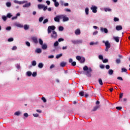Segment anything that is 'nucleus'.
I'll return each mask as SVG.
<instances>
[{
    "label": "nucleus",
    "mask_w": 130,
    "mask_h": 130,
    "mask_svg": "<svg viewBox=\"0 0 130 130\" xmlns=\"http://www.w3.org/2000/svg\"><path fill=\"white\" fill-rule=\"evenodd\" d=\"M38 9H39L40 10V9H43V8H44V5L39 4L38 5Z\"/></svg>",
    "instance_id": "obj_21"
},
{
    "label": "nucleus",
    "mask_w": 130,
    "mask_h": 130,
    "mask_svg": "<svg viewBox=\"0 0 130 130\" xmlns=\"http://www.w3.org/2000/svg\"><path fill=\"white\" fill-rule=\"evenodd\" d=\"M99 83L101 86L103 85V81H102V79L101 78L99 79Z\"/></svg>",
    "instance_id": "obj_19"
},
{
    "label": "nucleus",
    "mask_w": 130,
    "mask_h": 130,
    "mask_svg": "<svg viewBox=\"0 0 130 130\" xmlns=\"http://www.w3.org/2000/svg\"><path fill=\"white\" fill-rule=\"evenodd\" d=\"M17 27H19V28H23V25H22L20 24H17Z\"/></svg>",
    "instance_id": "obj_54"
},
{
    "label": "nucleus",
    "mask_w": 130,
    "mask_h": 130,
    "mask_svg": "<svg viewBox=\"0 0 130 130\" xmlns=\"http://www.w3.org/2000/svg\"><path fill=\"white\" fill-rule=\"evenodd\" d=\"M15 115H17V116H19V115H20V114H21V112H20L19 111H17L14 113Z\"/></svg>",
    "instance_id": "obj_33"
},
{
    "label": "nucleus",
    "mask_w": 130,
    "mask_h": 130,
    "mask_svg": "<svg viewBox=\"0 0 130 130\" xmlns=\"http://www.w3.org/2000/svg\"><path fill=\"white\" fill-rule=\"evenodd\" d=\"M79 95L80 96H84V91H81L79 92Z\"/></svg>",
    "instance_id": "obj_43"
},
{
    "label": "nucleus",
    "mask_w": 130,
    "mask_h": 130,
    "mask_svg": "<svg viewBox=\"0 0 130 130\" xmlns=\"http://www.w3.org/2000/svg\"><path fill=\"white\" fill-rule=\"evenodd\" d=\"M85 61H86V59H85L84 57L81 58V59L80 60V62L81 63H84V62H85Z\"/></svg>",
    "instance_id": "obj_22"
},
{
    "label": "nucleus",
    "mask_w": 130,
    "mask_h": 130,
    "mask_svg": "<svg viewBox=\"0 0 130 130\" xmlns=\"http://www.w3.org/2000/svg\"><path fill=\"white\" fill-rule=\"evenodd\" d=\"M81 58L82 57H81L80 56H76V59H77V60H81Z\"/></svg>",
    "instance_id": "obj_46"
},
{
    "label": "nucleus",
    "mask_w": 130,
    "mask_h": 130,
    "mask_svg": "<svg viewBox=\"0 0 130 130\" xmlns=\"http://www.w3.org/2000/svg\"><path fill=\"white\" fill-rule=\"evenodd\" d=\"M17 49V46H14L12 48V50H16Z\"/></svg>",
    "instance_id": "obj_55"
},
{
    "label": "nucleus",
    "mask_w": 130,
    "mask_h": 130,
    "mask_svg": "<svg viewBox=\"0 0 130 130\" xmlns=\"http://www.w3.org/2000/svg\"><path fill=\"white\" fill-rule=\"evenodd\" d=\"M58 41H56L54 43V46L56 47V46H58Z\"/></svg>",
    "instance_id": "obj_37"
},
{
    "label": "nucleus",
    "mask_w": 130,
    "mask_h": 130,
    "mask_svg": "<svg viewBox=\"0 0 130 130\" xmlns=\"http://www.w3.org/2000/svg\"><path fill=\"white\" fill-rule=\"evenodd\" d=\"M105 12H111V9L110 8H105Z\"/></svg>",
    "instance_id": "obj_31"
},
{
    "label": "nucleus",
    "mask_w": 130,
    "mask_h": 130,
    "mask_svg": "<svg viewBox=\"0 0 130 130\" xmlns=\"http://www.w3.org/2000/svg\"><path fill=\"white\" fill-rule=\"evenodd\" d=\"M48 19H44L43 23L46 24V23H48Z\"/></svg>",
    "instance_id": "obj_41"
},
{
    "label": "nucleus",
    "mask_w": 130,
    "mask_h": 130,
    "mask_svg": "<svg viewBox=\"0 0 130 130\" xmlns=\"http://www.w3.org/2000/svg\"><path fill=\"white\" fill-rule=\"evenodd\" d=\"M51 30H53L52 34L51 35V38H53V39H55L57 38V34L55 31H54V30H55V26H49L48 27V33L49 34L51 32Z\"/></svg>",
    "instance_id": "obj_1"
},
{
    "label": "nucleus",
    "mask_w": 130,
    "mask_h": 130,
    "mask_svg": "<svg viewBox=\"0 0 130 130\" xmlns=\"http://www.w3.org/2000/svg\"><path fill=\"white\" fill-rule=\"evenodd\" d=\"M36 52H37V53H41V52H42V50L41 49L38 48L36 50Z\"/></svg>",
    "instance_id": "obj_20"
},
{
    "label": "nucleus",
    "mask_w": 130,
    "mask_h": 130,
    "mask_svg": "<svg viewBox=\"0 0 130 130\" xmlns=\"http://www.w3.org/2000/svg\"><path fill=\"white\" fill-rule=\"evenodd\" d=\"M90 9L92 10L93 13H97V7L96 6H92Z\"/></svg>",
    "instance_id": "obj_7"
},
{
    "label": "nucleus",
    "mask_w": 130,
    "mask_h": 130,
    "mask_svg": "<svg viewBox=\"0 0 130 130\" xmlns=\"http://www.w3.org/2000/svg\"><path fill=\"white\" fill-rule=\"evenodd\" d=\"M99 108H100V106H96L93 107L92 111H96V110H97V109H99Z\"/></svg>",
    "instance_id": "obj_15"
},
{
    "label": "nucleus",
    "mask_w": 130,
    "mask_h": 130,
    "mask_svg": "<svg viewBox=\"0 0 130 130\" xmlns=\"http://www.w3.org/2000/svg\"><path fill=\"white\" fill-rule=\"evenodd\" d=\"M36 64H37L36 61H35V60L32 61V66H33L34 67H35V66H36Z\"/></svg>",
    "instance_id": "obj_35"
},
{
    "label": "nucleus",
    "mask_w": 130,
    "mask_h": 130,
    "mask_svg": "<svg viewBox=\"0 0 130 130\" xmlns=\"http://www.w3.org/2000/svg\"><path fill=\"white\" fill-rule=\"evenodd\" d=\"M8 41L9 42H12V41H14V39L13 38H9Z\"/></svg>",
    "instance_id": "obj_51"
},
{
    "label": "nucleus",
    "mask_w": 130,
    "mask_h": 130,
    "mask_svg": "<svg viewBox=\"0 0 130 130\" xmlns=\"http://www.w3.org/2000/svg\"><path fill=\"white\" fill-rule=\"evenodd\" d=\"M42 100H43V102L44 103L46 102V99H45L44 97L42 98Z\"/></svg>",
    "instance_id": "obj_56"
},
{
    "label": "nucleus",
    "mask_w": 130,
    "mask_h": 130,
    "mask_svg": "<svg viewBox=\"0 0 130 130\" xmlns=\"http://www.w3.org/2000/svg\"><path fill=\"white\" fill-rule=\"evenodd\" d=\"M114 22H118V21H119V19L117 17H114Z\"/></svg>",
    "instance_id": "obj_45"
},
{
    "label": "nucleus",
    "mask_w": 130,
    "mask_h": 130,
    "mask_svg": "<svg viewBox=\"0 0 130 130\" xmlns=\"http://www.w3.org/2000/svg\"><path fill=\"white\" fill-rule=\"evenodd\" d=\"M86 15H89V8H86L85 10Z\"/></svg>",
    "instance_id": "obj_24"
},
{
    "label": "nucleus",
    "mask_w": 130,
    "mask_h": 130,
    "mask_svg": "<svg viewBox=\"0 0 130 130\" xmlns=\"http://www.w3.org/2000/svg\"><path fill=\"white\" fill-rule=\"evenodd\" d=\"M30 6H31V3H26L24 5H23V8H29Z\"/></svg>",
    "instance_id": "obj_11"
},
{
    "label": "nucleus",
    "mask_w": 130,
    "mask_h": 130,
    "mask_svg": "<svg viewBox=\"0 0 130 130\" xmlns=\"http://www.w3.org/2000/svg\"><path fill=\"white\" fill-rule=\"evenodd\" d=\"M23 115L25 117H28L29 116V115L27 113H24Z\"/></svg>",
    "instance_id": "obj_59"
},
{
    "label": "nucleus",
    "mask_w": 130,
    "mask_h": 130,
    "mask_svg": "<svg viewBox=\"0 0 130 130\" xmlns=\"http://www.w3.org/2000/svg\"><path fill=\"white\" fill-rule=\"evenodd\" d=\"M126 72H127V70H126V69L125 68H122L121 69V73H126Z\"/></svg>",
    "instance_id": "obj_26"
},
{
    "label": "nucleus",
    "mask_w": 130,
    "mask_h": 130,
    "mask_svg": "<svg viewBox=\"0 0 130 130\" xmlns=\"http://www.w3.org/2000/svg\"><path fill=\"white\" fill-rule=\"evenodd\" d=\"M116 109H117V110H121V109H122V107H116Z\"/></svg>",
    "instance_id": "obj_53"
},
{
    "label": "nucleus",
    "mask_w": 130,
    "mask_h": 130,
    "mask_svg": "<svg viewBox=\"0 0 130 130\" xmlns=\"http://www.w3.org/2000/svg\"><path fill=\"white\" fill-rule=\"evenodd\" d=\"M113 39L116 41V42H119V37H114Z\"/></svg>",
    "instance_id": "obj_16"
},
{
    "label": "nucleus",
    "mask_w": 130,
    "mask_h": 130,
    "mask_svg": "<svg viewBox=\"0 0 130 130\" xmlns=\"http://www.w3.org/2000/svg\"><path fill=\"white\" fill-rule=\"evenodd\" d=\"M42 45V49H43L44 50L47 49V45H46V44H43V45Z\"/></svg>",
    "instance_id": "obj_12"
},
{
    "label": "nucleus",
    "mask_w": 130,
    "mask_h": 130,
    "mask_svg": "<svg viewBox=\"0 0 130 130\" xmlns=\"http://www.w3.org/2000/svg\"><path fill=\"white\" fill-rule=\"evenodd\" d=\"M66 64H67V62L63 61L60 63V66L62 67V68H64V67H66Z\"/></svg>",
    "instance_id": "obj_17"
},
{
    "label": "nucleus",
    "mask_w": 130,
    "mask_h": 130,
    "mask_svg": "<svg viewBox=\"0 0 130 130\" xmlns=\"http://www.w3.org/2000/svg\"><path fill=\"white\" fill-rule=\"evenodd\" d=\"M116 30H117V31L122 30V26L121 25H117L116 26Z\"/></svg>",
    "instance_id": "obj_10"
},
{
    "label": "nucleus",
    "mask_w": 130,
    "mask_h": 130,
    "mask_svg": "<svg viewBox=\"0 0 130 130\" xmlns=\"http://www.w3.org/2000/svg\"><path fill=\"white\" fill-rule=\"evenodd\" d=\"M103 43H105V45L106 46L105 51H108L109 48L111 47V45H110V43H109V42L108 41H103Z\"/></svg>",
    "instance_id": "obj_3"
},
{
    "label": "nucleus",
    "mask_w": 130,
    "mask_h": 130,
    "mask_svg": "<svg viewBox=\"0 0 130 130\" xmlns=\"http://www.w3.org/2000/svg\"><path fill=\"white\" fill-rule=\"evenodd\" d=\"M54 6L55 7H57L59 6V3H58L57 2H54Z\"/></svg>",
    "instance_id": "obj_36"
},
{
    "label": "nucleus",
    "mask_w": 130,
    "mask_h": 130,
    "mask_svg": "<svg viewBox=\"0 0 130 130\" xmlns=\"http://www.w3.org/2000/svg\"><path fill=\"white\" fill-rule=\"evenodd\" d=\"M11 29H12L11 26H8L7 27H6V30H7V31H10V30H11Z\"/></svg>",
    "instance_id": "obj_52"
},
{
    "label": "nucleus",
    "mask_w": 130,
    "mask_h": 130,
    "mask_svg": "<svg viewBox=\"0 0 130 130\" xmlns=\"http://www.w3.org/2000/svg\"><path fill=\"white\" fill-rule=\"evenodd\" d=\"M97 34H98V31H95L93 32V35H97Z\"/></svg>",
    "instance_id": "obj_62"
},
{
    "label": "nucleus",
    "mask_w": 130,
    "mask_h": 130,
    "mask_svg": "<svg viewBox=\"0 0 130 130\" xmlns=\"http://www.w3.org/2000/svg\"><path fill=\"white\" fill-rule=\"evenodd\" d=\"M61 56H62V53L59 54H57V55L56 56V58H57V59H58V58H59L60 57H61Z\"/></svg>",
    "instance_id": "obj_23"
},
{
    "label": "nucleus",
    "mask_w": 130,
    "mask_h": 130,
    "mask_svg": "<svg viewBox=\"0 0 130 130\" xmlns=\"http://www.w3.org/2000/svg\"><path fill=\"white\" fill-rule=\"evenodd\" d=\"M72 67H75L76 64H77V62L76 61H73L71 63Z\"/></svg>",
    "instance_id": "obj_38"
},
{
    "label": "nucleus",
    "mask_w": 130,
    "mask_h": 130,
    "mask_svg": "<svg viewBox=\"0 0 130 130\" xmlns=\"http://www.w3.org/2000/svg\"><path fill=\"white\" fill-rule=\"evenodd\" d=\"M118 80H120V81H123V79H122V77H117Z\"/></svg>",
    "instance_id": "obj_60"
},
{
    "label": "nucleus",
    "mask_w": 130,
    "mask_h": 130,
    "mask_svg": "<svg viewBox=\"0 0 130 130\" xmlns=\"http://www.w3.org/2000/svg\"><path fill=\"white\" fill-rule=\"evenodd\" d=\"M83 71L85 73L86 76L87 77H92V68L91 67L88 68V66H85L83 67Z\"/></svg>",
    "instance_id": "obj_2"
},
{
    "label": "nucleus",
    "mask_w": 130,
    "mask_h": 130,
    "mask_svg": "<svg viewBox=\"0 0 130 130\" xmlns=\"http://www.w3.org/2000/svg\"><path fill=\"white\" fill-rule=\"evenodd\" d=\"M26 76H27V77H31V76H32V72H31V71L27 72Z\"/></svg>",
    "instance_id": "obj_18"
},
{
    "label": "nucleus",
    "mask_w": 130,
    "mask_h": 130,
    "mask_svg": "<svg viewBox=\"0 0 130 130\" xmlns=\"http://www.w3.org/2000/svg\"><path fill=\"white\" fill-rule=\"evenodd\" d=\"M75 34L76 35H80L81 34V30L79 29H77L75 30Z\"/></svg>",
    "instance_id": "obj_13"
},
{
    "label": "nucleus",
    "mask_w": 130,
    "mask_h": 130,
    "mask_svg": "<svg viewBox=\"0 0 130 130\" xmlns=\"http://www.w3.org/2000/svg\"><path fill=\"white\" fill-rule=\"evenodd\" d=\"M58 29L59 31H63V27L62 26H59Z\"/></svg>",
    "instance_id": "obj_42"
},
{
    "label": "nucleus",
    "mask_w": 130,
    "mask_h": 130,
    "mask_svg": "<svg viewBox=\"0 0 130 130\" xmlns=\"http://www.w3.org/2000/svg\"><path fill=\"white\" fill-rule=\"evenodd\" d=\"M33 42H34V43H36L37 44V43H38V40L37 39V38L36 37H32L31 38Z\"/></svg>",
    "instance_id": "obj_9"
},
{
    "label": "nucleus",
    "mask_w": 130,
    "mask_h": 130,
    "mask_svg": "<svg viewBox=\"0 0 130 130\" xmlns=\"http://www.w3.org/2000/svg\"><path fill=\"white\" fill-rule=\"evenodd\" d=\"M6 6L7 7H8V8H10V7H11V6H12V4H11V2H7L6 3Z\"/></svg>",
    "instance_id": "obj_32"
},
{
    "label": "nucleus",
    "mask_w": 130,
    "mask_h": 130,
    "mask_svg": "<svg viewBox=\"0 0 130 130\" xmlns=\"http://www.w3.org/2000/svg\"><path fill=\"white\" fill-rule=\"evenodd\" d=\"M71 42L73 43V44H81L82 43V40H72L71 41Z\"/></svg>",
    "instance_id": "obj_6"
},
{
    "label": "nucleus",
    "mask_w": 130,
    "mask_h": 130,
    "mask_svg": "<svg viewBox=\"0 0 130 130\" xmlns=\"http://www.w3.org/2000/svg\"><path fill=\"white\" fill-rule=\"evenodd\" d=\"M53 57H54L53 55H51L48 56V58H53Z\"/></svg>",
    "instance_id": "obj_63"
},
{
    "label": "nucleus",
    "mask_w": 130,
    "mask_h": 130,
    "mask_svg": "<svg viewBox=\"0 0 130 130\" xmlns=\"http://www.w3.org/2000/svg\"><path fill=\"white\" fill-rule=\"evenodd\" d=\"M31 75L32 77H36V76H37V72H33Z\"/></svg>",
    "instance_id": "obj_47"
},
{
    "label": "nucleus",
    "mask_w": 130,
    "mask_h": 130,
    "mask_svg": "<svg viewBox=\"0 0 130 130\" xmlns=\"http://www.w3.org/2000/svg\"><path fill=\"white\" fill-rule=\"evenodd\" d=\"M7 16H3V17H2V19H3V20H4V21H7Z\"/></svg>",
    "instance_id": "obj_49"
},
{
    "label": "nucleus",
    "mask_w": 130,
    "mask_h": 130,
    "mask_svg": "<svg viewBox=\"0 0 130 130\" xmlns=\"http://www.w3.org/2000/svg\"><path fill=\"white\" fill-rule=\"evenodd\" d=\"M33 115L34 117H38V116H39V114H34Z\"/></svg>",
    "instance_id": "obj_58"
},
{
    "label": "nucleus",
    "mask_w": 130,
    "mask_h": 130,
    "mask_svg": "<svg viewBox=\"0 0 130 130\" xmlns=\"http://www.w3.org/2000/svg\"><path fill=\"white\" fill-rule=\"evenodd\" d=\"M43 9V11H46V10L47 9V6H44V7Z\"/></svg>",
    "instance_id": "obj_61"
},
{
    "label": "nucleus",
    "mask_w": 130,
    "mask_h": 130,
    "mask_svg": "<svg viewBox=\"0 0 130 130\" xmlns=\"http://www.w3.org/2000/svg\"><path fill=\"white\" fill-rule=\"evenodd\" d=\"M109 75H113V70H110L109 71Z\"/></svg>",
    "instance_id": "obj_34"
},
{
    "label": "nucleus",
    "mask_w": 130,
    "mask_h": 130,
    "mask_svg": "<svg viewBox=\"0 0 130 130\" xmlns=\"http://www.w3.org/2000/svg\"><path fill=\"white\" fill-rule=\"evenodd\" d=\"M99 58L100 59H103V56H102V55H99Z\"/></svg>",
    "instance_id": "obj_57"
},
{
    "label": "nucleus",
    "mask_w": 130,
    "mask_h": 130,
    "mask_svg": "<svg viewBox=\"0 0 130 130\" xmlns=\"http://www.w3.org/2000/svg\"><path fill=\"white\" fill-rule=\"evenodd\" d=\"M103 62H104V63H106V62H108V59H105L103 60Z\"/></svg>",
    "instance_id": "obj_50"
},
{
    "label": "nucleus",
    "mask_w": 130,
    "mask_h": 130,
    "mask_svg": "<svg viewBox=\"0 0 130 130\" xmlns=\"http://www.w3.org/2000/svg\"><path fill=\"white\" fill-rule=\"evenodd\" d=\"M116 63H118V64L120 63V62H121L120 59H117L116 60Z\"/></svg>",
    "instance_id": "obj_39"
},
{
    "label": "nucleus",
    "mask_w": 130,
    "mask_h": 130,
    "mask_svg": "<svg viewBox=\"0 0 130 130\" xmlns=\"http://www.w3.org/2000/svg\"><path fill=\"white\" fill-rule=\"evenodd\" d=\"M101 31L102 32H104V33H106V34L108 33V29H107V28H106L102 27L101 28Z\"/></svg>",
    "instance_id": "obj_8"
},
{
    "label": "nucleus",
    "mask_w": 130,
    "mask_h": 130,
    "mask_svg": "<svg viewBox=\"0 0 130 130\" xmlns=\"http://www.w3.org/2000/svg\"><path fill=\"white\" fill-rule=\"evenodd\" d=\"M24 30H28L29 29V26L27 24H25L24 26Z\"/></svg>",
    "instance_id": "obj_30"
},
{
    "label": "nucleus",
    "mask_w": 130,
    "mask_h": 130,
    "mask_svg": "<svg viewBox=\"0 0 130 130\" xmlns=\"http://www.w3.org/2000/svg\"><path fill=\"white\" fill-rule=\"evenodd\" d=\"M43 17H40L39 19V21L40 23H41V22H42V21H43Z\"/></svg>",
    "instance_id": "obj_44"
},
{
    "label": "nucleus",
    "mask_w": 130,
    "mask_h": 130,
    "mask_svg": "<svg viewBox=\"0 0 130 130\" xmlns=\"http://www.w3.org/2000/svg\"><path fill=\"white\" fill-rule=\"evenodd\" d=\"M6 17L7 18H11V17H13V15L11 14V13H8Z\"/></svg>",
    "instance_id": "obj_40"
},
{
    "label": "nucleus",
    "mask_w": 130,
    "mask_h": 130,
    "mask_svg": "<svg viewBox=\"0 0 130 130\" xmlns=\"http://www.w3.org/2000/svg\"><path fill=\"white\" fill-rule=\"evenodd\" d=\"M39 42L41 45H43V41L41 39H39Z\"/></svg>",
    "instance_id": "obj_28"
},
{
    "label": "nucleus",
    "mask_w": 130,
    "mask_h": 130,
    "mask_svg": "<svg viewBox=\"0 0 130 130\" xmlns=\"http://www.w3.org/2000/svg\"><path fill=\"white\" fill-rule=\"evenodd\" d=\"M59 19H60V18L59 17V16L55 17L54 18V21L55 22H59Z\"/></svg>",
    "instance_id": "obj_14"
},
{
    "label": "nucleus",
    "mask_w": 130,
    "mask_h": 130,
    "mask_svg": "<svg viewBox=\"0 0 130 130\" xmlns=\"http://www.w3.org/2000/svg\"><path fill=\"white\" fill-rule=\"evenodd\" d=\"M60 19H62L63 22H68L69 21V18L67 16V15H61L59 16Z\"/></svg>",
    "instance_id": "obj_4"
},
{
    "label": "nucleus",
    "mask_w": 130,
    "mask_h": 130,
    "mask_svg": "<svg viewBox=\"0 0 130 130\" xmlns=\"http://www.w3.org/2000/svg\"><path fill=\"white\" fill-rule=\"evenodd\" d=\"M38 67L40 69H42V68H43V63H39L38 64Z\"/></svg>",
    "instance_id": "obj_25"
},
{
    "label": "nucleus",
    "mask_w": 130,
    "mask_h": 130,
    "mask_svg": "<svg viewBox=\"0 0 130 130\" xmlns=\"http://www.w3.org/2000/svg\"><path fill=\"white\" fill-rule=\"evenodd\" d=\"M97 44H98V42H96L95 43H94V42L90 43V45H97Z\"/></svg>",
    "instance_id": "obj_29"
},
{
    "label": "nucleus",
    "mask_w": 130,
    "mask_h": 130,
    "mask_svg": "<svg viewBox=\"0 0 130 130\" xmlns=\"http://www.w3.org/2000/svg\"><path fill=\"white\" fill-rule=\"evenodd\" d=\"M25 44L28 46V47H30V46H31V44H30V42L28 41L25 42Z\"/></svg>",
    "instance_id": "obj_27"
},
{
    "label": "nucleus",
    "mask_w": 130,
    "mask_h": 130,
    "mask_svg": "<svg viewBox=\"0 0 130 130\" xmlns=\"http://www.w3.org/2000/svg\"><path fill=\"white\" fill-rule=\"evenodd\" d=\"M100 68L101 69H104V68H105V66L103 64H101L100 65Z\"/></svg>",
    "instance_id": "obj_64"
},
{
    "label": "nucleus",
    "mask_w": 130,
    "mask_h": 130,
    "mask_svg": "<svg viewBox=\"0 0 130 130\" xmlns=\"http://www.w3.org/2000/svg\"><path fill=\"white\" fill-rule=\"evenodd\" d=\"M64 39H62V38H59L58 40V42H61V41H64Z\"/></svg>",
    "instance_id": "obj_48"
},
{
    "label": "nucleus",
    "mask_w": 130,
    "mask_h": 130,
    "mask_svg": "<svg viewBox=\"0 0 130 130\" xmlns=\"http://www.w3.org/2000/svg\"><path fill=\"white\" fill-rule=\"evenodd\" d=\"M14 3H15V4H18V5H23V4H27L28 3V1H23L22 2H20L18 1V0H14Z\"/></svg>",
    "instance_id": "obj_5"
}]
</instances>
